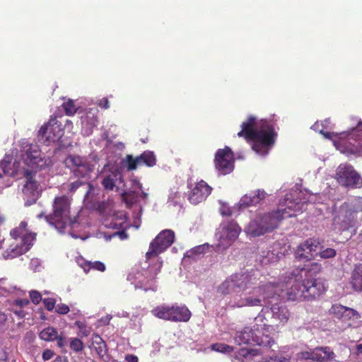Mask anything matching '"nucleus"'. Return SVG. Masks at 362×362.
<instances>
[{
  "instance_id": "nucleus-57",
  "label": "nucleus",
  "mask_w": 362,
  "mask_h": 362,
  "mask_svg": "<svg viewBox=\"0 0 362 362\" xmlns=\"http://www.w3.org/2000/svg\"><path fill=\"white\" fill-rule=\"evenodd\" d=\"M57 341V345L59 347H63L66 344V339L62 335H58L57 337L55 339Z\"/></svg>"
},
{
  "instance_id": "nucleus-28",
  "label": "nucleus",
  "mask_w": 362,
  "mask_h": 362,
  "mask_svg": "<svg viewBox=\"0 0 362 362\" xmlns=\"http://www.w3.org/2000/svg\"><path fill=\"white\" fill-rule=\"evenodd\" d=\"M172 322H187L192 316L190 310L185 306H180L177 304L172 305Z\"/></svg>"
},
{
  "instance_id": "nucleus-35",
  "label": "nucleus",
  "mask_w": 362,
  "mask_h": 362,
  "mask_svg": "<svg viewBox=\"0 0 362 362\" xmlns=\"http://www.w3.org/2000/svg\"><path fill=\"white\" fill-rule=\"evenodd\" d=\"M88 160L86 157L71 154L66 157L65 164L72 172V170L78 169L81 165H83V163H86Z\"/></svg>"
},
{
  "instance_id": "nucleus-38",
  "label": "nucleus",
  "mask_w": 362,
  "mask_h": 362,
  "mask_svg": "<svg viewBox=\"0 0 362 362\" xmlns=\"http://www.w3.org/2000/svg\"><path fill=\"white\" fill-rule=\"evenodd\" d=\"M57 331L52 327L45 328L40 332L39 337L41 339L47 341H54L57 337Z\"/></svg>"
},
{
  "instance_id": "nucleus-30",
  "label": "nucleus",
  "mask_w": 362,
  "mask_h": 362,
  "mask_svg": "<svg viewBox=\"0 0 362 362\" xmlns=\"http://www.w3.org/2000/svg\"><path fill=\"white\" fill-rule=\"evenodd\" d=\"M90 348L93 349L100 358H103L107 353V345L103 338L97 334L92 337Z\"/></svg>"
},
{
  "instance_id": "nucleus-8",
  "label": "nucleus",
  "mask_w": 362,
  "mask_h": 362,
  "mask_svg": "<svg viewBox=\"0 0 362 362\" xmlns=\"http://www.w3.org/2000/svg\"><path fill=\"white\" fill-rule=\"evenodd\" d=\"M334 177L343 187L352 189L362 187V177L349 163H341L337 168Z\"/></svg>"
},
{
  "instance_id": "nucleus-9",
  "label": "nucleus",
  "mask_w": 362,
  "mask_h": 362,
  "mask_svg": "<svg viewBox=\"0 0 362 362\" xmlns=\"http://www.w3.org/2000/svg\"><path fill=\"white\" fill-rule=\"evenodd\" d=\"M241 232V228L233 221H228L221 225L218 235V243L216 245V250L222 252L228 248L238 238Z\"/></svg>"
},
{
  "instance_id": "nucleus-21",
  "label": "nucleus",
  "mask_w": 362,
  "mask_h": 362,
  "mask_svg": "<svg viewBox=\"0 0 362 362\" xmlns=\"http://www.w3.org/2000/svg\"><path fill=\"white\" fill-rule=\"evenodd\" d=\"M30 236L25 238V242L13 243L9 247L4 251L2 255L5 259L16 258L26 253L33 246L31 244Z\"/></svg>"
},
{
  "instance_id": "nucleus-63",
  "label": "nucleus",
  "mask_w": 362,
  "mask_h": 362,
  "mask_svg": "<svg viewBox=\"0 0 362 362\" xmlns=\"http://www.w3.org/2000/svg\"><path fill=\"white\" fill-rule=\"evenodd\" d=\"M359 235L362 237V231L360 233Z\"/></svg>"
},
{
  "instance_id": "nucleus-34",
  "label": "nucleus",
  "mask_w": 362,
  "mask_h": 362,
  "mask_svg": "<svg viewBox=\"0 0 362 362\" xmlns=\"http://www.w3.org/2000/svg\"><path fill=\"white\" fill-rule=\"evenodd\" d=\"M351 284L353 288L356 291H362V264L355 265L352 272Z\"/></svg>"
},
{
  "instance_id": "nucleus-36",
  "label": "nucleus",
  "mask_w": 362,
  "mask_h": 362,
  "mask_svg": "<svg viewBox=\"0 0 362 362\" xmlns=\"http://www.w3.org/2000/svg\"><path fill=\"white\" fill-rule=\"evenodd\" d=\"M259 354L260 352L258 349L243 348L235 353V358L242 362H247Z\"/></svg>"
},
{
  "instance_id": "nucleus-13",
  "label": "nucleus",
  "mask_w": 362,
  "mask_h": 362,
  "mask_svg": "<svg viewBox=\"0 0 362 362\" xmlns=\"http://www.w3.org/2000/svg\"><path fill=\"white\" fill-rule=\"evenodd\" d=\"M163 266L162 261H157L154 264L149 266L147 269H143L141 274L136 277L137 285L145 291L155 290L156 279L160 272Z\"/></svg>"
},
{
  "instance_id": "nucleus-33",
  "label": "nucleus",
  "mask_w": 362,
  "mask_h": 362,
  "mask_svg": "<svg viewBox=\"0 0 362 362\" xmlns=\"http://www.w3.org/2000/svg\"><path fill=\"white\" fill-rule=\"evenodd\" d=\"M98 110L96 109L90 108L81 116V123L86 125L88 129L95 127L98 123L97 117Z\"/></svg>"
},
{
  "instance_id": "nucleus-42",
  "label": "nucleus",
  "mask_w": 362,
  "mask_h": 362,
  "mask_svg": "<svg viewBox=\"0 0 362 362\" xmlns=\"http://www.w3.org/2000/svg\"><path fill=\"white\" fill-rule=\"evenodd\" d=\"M62 107L65 112V114L69 116L74 115L77 110L74 100L70 99L62 104Z\"/></svg>"
},
{
  "instance_id": "nucleus-39",
  "label": "nucleus",
  "mask_w": 362,
  "mask_h": 362,
  "mask_svg": "<svg viewBox=\"0 0 362 362\" xmlns=\"http://www.w3.org/2000/svg\"><path fill=\"white\" fill-rule=\"evenodd\" d=\"M81 267L86 272H88L90 269H94L103 272L106 269L105 264L100 261H95L93 262L87 261L85 262L83 264H81Z\"/></svg>"
},
{
  "instance_id": "nucleus-60",
  "label": "nucleus",
  "mask_w": 362,
  "mask_h": 362,
  "mask_svg": "<svg viewBox=\"0 0 362 362\" xmlns=\"http://www.w3.org/2000/svg\"><path fill=\"white\" fill-rule=\"evenodd\" d=\"M53 362H69V361L66 357L58 356L54 359Z\"/></svg>"
},
{
  "instance_id": "nucleus-17",
  "label": "nucleus",
  "mask_w": 362,
  "mask_h": 362,
  "mask_svg": "<svg viewBox=\"0 0 362 362\" xmlns=\"http://www.w3.org/2000/svg\"><path fill=\"white\" fill-rule=\"evenodd\" d=\"M305 300L312 301L323 295L327 288L320 279H304Z\"/></svg>"
},
{
  "instance_id": "nucleus-22",
  "label": "nucleus",
  "mask_w": 362,
  "mask_h": 362,
  "mask_svg": "<svg viewBox=\"0 0 362 362\" xmlns=\"http://www.w3.org/2000/svg\"><path fill=\"white\" fill-rule=\"evenodd\" d=\"M303 355L305 359L317 362L332 361L335 357V354L329 346L316 347L312 351L305 352Z\"/></svg>"
},
{
  "instance_id": "nucleus-4",
  "label": "nucleus",
  "mask_w": 362,
  "mask_h": 362,
  "mask_svg": "<svg viewBox=\"0 0 362 362\" xmlns=\"http://www.w3.org/2000/svg\"><path fill=\"white\" fill-rule=\"evenodd\" d=\"M71 202L65 196L56 197L53 202V211L49 215H45V218L49 224L60 233L64 232V229L69 226H72L77 220L76 216H71L70 211ZM42 213L38 217H42Z\"/></svg>"
},
{
  "instance_id": "nucleus-58",
  "label": "nucleus",
  "mask_w": 362,
  "mask_h": 362,
  "mask_svg": "<svg viewBox=\"0 0 362 362\" xmlns=\"http://www.w3.org/2000/svg\"><path fill=\"white\" fill-rule=\"evenodd\" d=\"M125 360L128 362H139V358L133 354H127L125 356Z\"/></svg>"
},
{
  "instance_id": "nucleus-14",
  "label": "nucleus",
  "mask_w": 362,
  "mask_h": 362,
  "mask_svg": "<svg viewBox=\"0 0 362 362\" xmlns=\"http://www.w3.org/2000/svg\"><path fill=\"white\" fill-rule=\"evenodd\" d=\"M320 248V243L317 239L308 238L298 245L294 252L295 258L308 262L318 255Z\"/></svg>"
},
{
  "instance_id": "nucleus-41",
  "label": "nucleus",
  "mask_w": 362,
  "mask_h": 362,
  "mask_svg": "<svg viewBox=\"0 0 362 362\" xmlns=\"http://www.w3.org/2000/svg\"><path fill=\"white\" fill-rule=\"evenodd\" d=\"M87 185L89 189L91 188L92 185L89 180H78L69 184V191L71 193H74L80 187Z\"/></svg>"
},
{
  "instance_id": "nucleus-52",
  "label": "nucleus",
  "mask_w": 362,
  "mask_h": 362,
  "mask_svg": "<svg viewBox=\"0 0 362 362\" xmlns=\"http://www.w3.org/2000/svg\"><path fill=\"white\" fill-rule=\"evenodd\" d=\"M98 105L103 109H108L110 107V103L107 98H103L99 100Z\"/></svg>"
},
{
  "instance_id": "nucleus-31",
  "label": "nucleus",
  "mask_w": 362,
  "mask_h": 362,
  "mask_svg": "<svg viewBox=\"0 0 362 362\" xmlns=\"http://www.w3.org/2000/svg\"><path fill=\"white\" fill-rule=\"evenodd\" d=\"M94 170V165L89 160L83 163L78 169L72 170L74 177L79 179L89 180L90 179V173Z\"/></svg>"
},
{
  "instance_id": "nucleus-25",
  "label": "nucleus",
  "mask_w": 362,
  "mask_h": 362,
  "mask_svg": "<svg viewBox=\"0 0 362 362\" xmlns=\"http://www.w3.org/2000/svg\"><path fill=\"white\" fill-rule=\"evenodd\" d=\"M329 313L341 321H349L358 313L357 312L349 307L344 306L341 304L332 305L329 309Z\"/></svg>"
},
{
  "instance_id": "nucleus-18",
  "label": "nucleus",
  "mask_w": 362,
  "mask_h": 362,
  "mask_svg": "<svg viewBox=\"0 0 362 362\" xmlns=\"http://www.w3.org/2000/svg\"><path fill=\"white\" fill-rule=\"evenodd\" d=\"M125 160L128 170H134L139 165H144L147 167H153L156 164V155L151 151H145L136 157L127 155Z\"/></svg>"
},
{
  "instance_id": "nucleus-53",
  "label": "nucleus",
  "mask_w": 362,
  "mask_h": 362,
  "mask_svg": "<svg viewBox=\"0 0 362 362\" xmlns=\"http://www.w3.org/2000/svg\"><path fill=\"white\" fill-rule=\"evenodd\" d=\"M222 216H230L233 214V210L226 206H223L220 209Z\"/></svg>"
},
{
  "instance_id": "nucleus-43",
  "label": "nucleus",
  "mask_w": 362,
  "mask_h": 362,
  "mask_svg": "<svg viewBox=\"0 0 362 362\" xmlns=\"http://www.w3.org/2000/svg\"><path fill=\"white\" fill-rule=\"evenodd\" d=\"M206 247H209V245L196 246L187 252V256L189 257H194L197 255H203L206 252Z\"/></svg>"
},
{
  "instance_id": "nucleus-10",
  "label": "nucleus",
  "mask_w": 362,
  "mask_h": 362,
  "mask_svg": "<svg viewBox=\"0 0 362 362\" xmlns=\"http://www.w3.org/2000/svg\"><path fill=\"white\" fill-rule=\"evenodd\" d=\"M175 240V233L172 230L165 229L160 232L149 245L145 257L146 261L153 257H158L171 246Z\"/></svg>"
},
{
  "instance_id": "nucleus-56",
  "label": "nucleus",
  "mask_w": 362,
  "mask_h": 362,
  "mask_svg": "<svg viewBox=\"0 0 362 362\" xmlns=\"http://www.w3.org/2000/svg\"><path fill=\"white\" fill-rule=\"evenodd\" d=\"M286 358L282 356L270 357L269 360L262 361V362H285Z\"/></svg>"
},
{
  "instance_id": "nucleus-59",
  "label": "nucleus",
  "mask_w": 362,
  "mask_h": 362,
  "mask_svg": "<svg viewBox=\"0 0 362 362\" xmlns=\"http://www.w3.org/2000/svg\"><path fill=\"white\" fill-rule=\"evenodd\" d=\"M6 321L7 315L4 313L0 311V326L4 325Z\"/></svg>"
},
{
  "instance_id": "nucleus-40",
  "label": "nucleus",
  "mask_w": 362,
  "mask_h": 362,
  "mask_svg": "<svg viewBox=\"0 0 362 362\" xmlns=\"http://www.w3.org/2000/svg\"><path fill=\"white\" fill-rule=\"evenodd\" d=\"M211 349L216 352L222 354H230L234 351L233 346L223 343H215L211 346Z\"/></svg>"
},
{
  "instance_id": "nucleus-15",
  "label": "nucleus",
  "mask_w": 362,
  "mask_h": 362,
  "mask_svg": "<svg viewBox=\"0 0 362 362\" xmlns=\"http://www.w3.org/2000/svg\"><path fill=\"white\" fill-rule=\"evenodd\" d=\"M64 135V129L60 122L55 119H49L41 127L38 136L49 145L50 143L59 141Z\"/></svg>"
},
{
  "instance_id": "nucleus-45",
  "label": "nucleus",
  "mask_w": 362,
  "mask_h": 362,
  "mask_svg": "<svg viewBox=\"0 0 362 362\" xmlns=\"http://www.w3.org/2000/svg\"><path fill=\"white\" fill-rule=\"evenodd\" d=\"M75 325L79 329L80 336L88 337L90 334V328H88L83 322H82L81 321H76Z\"/></svg>"
},
{
  "instance_id": "nucleus-19",
  "label": "nucleus",
  "mask_w": 362,
  "mask_h": 362,
  "mask_svg": "<svg viewBox=\"0 0 362 362\" xmlns=\"http://www.w3.org/2000/svg\"><path fill=\"white\" fill-rule=\"evenodd\" d=\"M286 284L291 286L286 291L288 300L293 301L305 300L304 279H302L300 276H292L288 278Z\"/></svg>"
},
{
  "instance_id": "nucleus-46",
  "label": "nucleus",
  "mask_w": 362,
  "mask_h": 362,
  "mask_svg": "<svg viewBox=\"0 0 362 362\" xmlns=\"http://www.w3.org/2000/svg\"><path fill=\"white\" fill-rule=\"evenodd\" d=\"M70 348L74 351H80L83 349V343L78 338H74L70 342Z\"/></svg>"
},
{
  "instance_id": "nucleus-3",
  "label": "nucleus",
  "mask_w": 362,
  "mask_h": 362,
  "mask_svg": "<svg viewBox=\"0 0 362 362\" xmlns=\"http://www.w3.org/2000/svg\"><path fill=\"white\" fill-rule=\"evenodd\" d=\"M292 198L291 194H286L284 202L279 203L276 210L264 215H259L266 233L276 228L283 219L296 216V212L302 211L305 203L300 201H293Z\"/></svg>"
},
{
  "instance_id": "nucleus-24",
  "label": "nucleus",
  "mask_w": 362,
  "mask_h": 362,
  "mask_svg": "<svg viewBox=\"0 0 362 362\" xmlns=\"http://www.w3.org/2000/svg\"><path fill=\"white\" fill-rule=\"evenodd\" d=\"M322 265L317 262L310 263L300 269H296L291 273L292 276H300V279H312L321 273Z\"/></svg>"
},
{
  "instance_id": "nucleus-12",
  "label": "nucleus",
  "mask_w": 362,
  "mask_h": 362,
  "mask_svg": "<svg viewBox=\"0 0 362 362\" xmlns=\"http://www.w3.org/2000/svg\"><path fill=\"white\" fill-rule=\"evenodd\" d=\"M23 175L25 180L22 189L24 199H26L25 205L30 206L36 202L40 195V185L35 179L36 173L25 170V173H23Z\"/></svg>"
},
{
  "instance_id": "nucleus-50",
  "label": "nucleus",
  "mask_w": 362,
  "mask_h": 362,
  "mask_svg": "<svg viewBox=\"0 0 362 362\" xmlns=\"http://www.w3.org/2000/svg\"><path fill=\"white\" fill-rule=\"evenodd\" d=\"M70 310L69 307L64 303H59L56 305L55 312L59 315L67 314Z\"/></svg>"
},
{
  "instance_id": "nucleus-47",
  "label": "nucleus",
  "mask_w": 362,
  "mask_h": 362,
  "mask_svg": "<svg viewBox=\"0 0 362 362\" xmlns=\"http://www.w3.org/2000/svg\"><path fill=\"white\" fill-rule=\"evenodd\" d=\"M45 308L48 311H52L56 308L57 300L54 298H46L42 300Z\"/></svg>"
},
{
  "instance_id": "nucleus-49",
  "label": "nucleus",
  "mask_w": 362,
  "mask_h": 362,
  "mask_svg": "<svg viewBox=\"0 0 362 362\" xmlns=\"http://www.w3.org/2000/svg\"><path fill=\"white\" fill-rule=\"evenodd\" d=\"M29 296L31 301L35 305L39 304L42 300L41 293L35 290L30 291L29 292Z\"/></svg>"
},
{
  "instance_id": "nucleus-26",
  "label": "nucleus",
  "mask_w": 362,
  "mask_h": 362,
  "mask_svg": "<svg viewBox=\"0 0 362 362\" xmlns=\"http://www.w3.org/2000/svg\"><path fill=\"white\" fill-rule=\"evenodd\" d=\"M28 223L25 221H21L18 226L12 229L10 232V235L15 241L20 239V242L25 243V238L30 236L31 244H33L35 240V233L28 232L27 229Z\"/></svg>"
},
{
  "instance_id": "nucleus-32",
  "label": "nucleus",
  "mask_w": 362,
  "mask_h": 362,
  "mask_svg": "<svg viewBox=\"0 0 362 362\" xmlns=\"http://www.w3.org/2000/svg\"><path fill=\"white\" fill-rule=\"evenodd\" d=\"M152 314L161 320L172 322V305H161L154 308L151 310Z\"/></svg>"
},
{
  "instance_id": "nucleus-29",
  "label": "nucleus",
  "mask_w": 362,
  "mask_h": 362,
  "mask_svg": "<svg viewBox=\"0 0 362 362\" xmlns=\"http://www.w3.org/2000/svg\"><path fill=\"white\" fill-rule=\"evenodd\" d=\"M245 232L252 237H257L266 233L265 228H264L259 216H257L248 223L245 228Z\"/></svg>"
},
{
  "instance_id": "nucleus-51",
  "label": "nucleus",
  "mask_w": 362,
  "mask_h": 362,
  "mask_svg": "<svg viewBox=\"0 0 362 362\" xmlns=\"http://www.w3.org/2000/svg\"><path fill=\"white\" fill-rule=\"evenodd\" d=\"M30 304V300L27 298H18L16 299L13 303V305L16 306L18 308H23L24 307L28 306Z\"/></svg>"
},
{
  "instance_id": "nucleus-2",
  "label": "nucleus",
  "mask_w": 362,
  "mask_h": 362,
  "mask_svg": "<svg viewBox=\"0 0 362 362\" xmlns=\"http://www.w3.org/2000/svg\"><path fill=\"white\" fill-rule=\"evenodd\" d=\"M238 137L244 138L247 142H252V148L261 155L268 153L277 136L273 125L267 120H261L258 124L255 116H250L241 124Z\"/></svg>"
},
{
  "instance_id": "nucleus-5",
  "label": "nucleus",
  "mask_w": 362,
  "mask_h": 362,
  "mask_svg": "<svg viewBox=\"0 0 362 362\" xmlns=\"http://www.w3.org/2000/svg\"><path fill=\"white\" fill-rule=\"evenodd\" d=\"M356 126L350 131L340 133H332L321 131L320 133L327 139H332L338 148L344 146L346 151L352 153H362V121L355 119Z\"/></svg>"
},
{
  "instance_id": "nucleus-1",
  "label": "nucleus",
  "mask_w": 362,
  "mask_h": 362,
  "mask_svg": "<svg viewBox=\"0 0 362 362\" xmlns=\"http://www.w3.org/2000/svg\"><path fill=\"white\" fill-rule=\"evenodd\" d=\"M277 288L281 293L284 292L283 284L279 283L277 286L268 283L264 285H258L257 278L250 273H239L231 275L226 279L218 288V291L226 295L232 292L245 291L248 295L242 300L240 306H261L262 299L265 298L267 291H274L280 296Z\"/></svg>"
},
{
  "instance_id": "nucleus-62",
  "label": "nucleus",
  "mask_w": 362,
  "mask_h": 362,
  "mask_svg": "<svg viewBox=\"0 0 362 362\" xmlns=\"http://www.w3.org/2000/svg\"><path fill=\"white\" fill-rule=\"evenodd\" d=\"M2 171H3V169L1 167H0V178L2 177Z\"/></svg>"
},
{
  "instance_id": "nucleus-55",
  "label": "nucleus",
  "mask_w": 362,
  "mask_h": 362,
  "mask_svg": "<svg viewBox=\"0 0 362 362\" xmlns=\"http://www.w3.org/2000/svg\"><path fill=\"white\" fill-rule=\"evenodd\" d=\"M53 356H54V352L50 349H46L42 353V358L45 361L49 360L50 358H52L53 357Z\"/></svg>"
},
{
  "instance_id": "nucleus-16",
  "label": "nucleus",
  "mask_w": 362,
  "mask_h": 362,
  "mask_svg": "<svg viewBox=\"0 0 362 362\" xmlns=\"http://www.w3.org/2000/svg\"><path fill=\"white\" fill-rule=\"evenodd\" d=\"M214 163L220 174L227 175L231 173L234 168V154L231 149L228 146L218 149L215 155Z\"/></svg>"
},
{
  "instance_id": "nucleus-44",
  "label": "nucleus",
  "mask_w": 362,
  "mask_h": 362,
  "mask_svg": "<svg viewBox=\"0 0 362 362\" xmlns=\"http://www.w3.org/2000/svg\"><path fill=\"white\" fill-rule=\"evenodd\" d=\"M122 197L127 204H132L136 202V195L134 191L125 192L122 193Z\"/></svg>"
},
{
  "instance_id": "nucleus-11",
  "label": "nucleus",
  "mask_w": 362,
  "mask_h": 362,
  "mask_svg": "<svg viewBox=\"0 0 362 362\" xmlns=\"http://www.w3.org/2000/svg\"><path fill=\"white\" fill-rule=\"evenodd\" d=\"M187 199L193 205L205 202L213 190V188L204 180L192 182V178L187 180Z\"/></svg>"
},
{
  "instance_id": "nucleus-27",
  "label": "nucleus",
  "mask_w": 362,
  "mask_h": 362,
  "mask_svg": "<svg viewBox=\"0 0 362 362\" xmlns=\"http://www.w3.org/2000/svg\"><path fill=\"white\" fill-rule=\"evenodd\" d=\"M271 310L272 313V317L279 321V323L284 325H285L290 316V313L288 308L282 303H275L272 305Z\"/></svg>"
},
{
  "instance_id": "nucleus-7",
  "label": "nucleus",
  "mask_w": 362,
  "mask_h": 362,
  "mask_svg": "<svg viewBox=\"0 0 362 362\" xmlns=\"http://www.w3.org/2000/svg\"><path fill=\"white\" fill-rule=\"evenodd\" d=\"M235 342L238 345L251 344L258 345L265 349L274 351L277 348L275 341L269 335L258 336L255 334L252 329L246 327L241 331L237 332L234 337Z\"/></svg>"
},
{
  "instance_id": "nucleus-61",
  "label": "nucleus",
  "mask_w": 362,
  "mask_h": 362,
  "mask_svg": "<svg viewBox=\"0 0 362 362\" xmlns=\"http://www.w3.org/2000/svg\"><path fill=\"white\" fill-rule=\"evenodd\" d=\"M356 349L358 352L362 353V344L357 345Z\"/></svg>"
},
{
  "instance_id": "nucleus-20",
  "label": "nucleus",
  "mask_w": 362,
  "mask_h": 362,
  "mask_svg": "<svg viewBox=\"0 0 362 362\" xmlns=\"http://www.w3.org/2000/svg\"><path fill=\"white\" fill-rule=\"evenodd\" d=\"M355 211L349 208V205L344 204L339 209V214L334 218L335 225H339V230H345L354 223Z\"/></svg>"
},
{
  "instance_id": "nucleus-23",
  "label": "nucleus",
  "mask_w": 362,
  "mask_h": 362,
  "mask_svg": "<svg viewBox=\"0 0 362 362\" xmlns=\"http://www.w3.org/2000/svg\"><path fill=\"white\" fill-rule=\"evenodd\" d=\"M267 193L264 189H258L245 194L240 199V207H249L256 206L262 202L266 197Z\"/></svg>"
},
{
  "instance_id": "nucleus-6",
  "label": "nucleus",
  "mask_w": 362,
  "mask_h": 362,
  "mask_svg": "<svg viewBox=\"0 0 362 362\" xmlns=\"http://www.w3.org/2000/svg\"><path fill=\"white\" fill-rule=\"evenodd\" d=\"M20 159L23 173L29 170L37 173L47 165V160L42 157L40 147L36 144H23L20 151Z\"/></svg>"
},
{
  "instance_id": "nucleus-37",
  "label": "nucleus",
  "mask_w": 362,
  "mask_h": 362,
  "mask_svg": "<svg viewBox=\"0 0 362 362\" xmlns=\"http://www.w3.org/2000/svg\"><path fill=\"white\" fill-rule=\"evenodd\" d=\"M120 173L118 170L112 171L103 179L101 184L106 190H112Z\"/></svg>"
},
{
  "instance_id": "nucleus-54",
  "label": "nucleus",
  "mask_w": 362,
  "mask_h": 362,
  "mask_svg": "<svg viewBox=\"0 0 362 362\" xmlns=\"http://www.w3.org/2000/svg\"><path fill=\"white\" fill-rule=\"evenodd\" d=\"M13 313L21 319L26 315V313L22 308H13Z\"/></svg>"
},
{
  "instance_id": "nucleus-48",
  "label": "nucleus",
  "mask_w": 362,
  "mask_h": 362,
  "mask_svg": "<svg viewBox=\"0 0 362 362\" xmlns=\"http://www.w3.org/2000/svg\"><path fill=\"white\" fill-rule=\"evenodd\" d=\"M321 249L322 247L319 250L318 254L322 258H331L336 255V251L332 248H326L323 250H321Z\"/></svg>"
}]
</instances>
